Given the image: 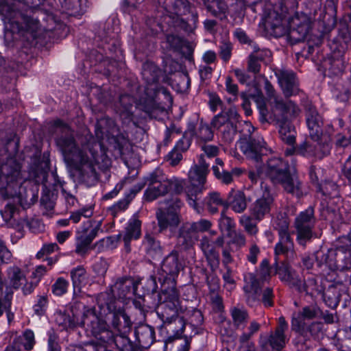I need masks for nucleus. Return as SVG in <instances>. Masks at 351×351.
Segmentation results:
<instances>
[{
    "label": "nucleus",
    "mask_w": 351,
    "mask_h": 351,
    "mask_svg": "<svg viewBox=\"0 0 351 351\" xmlns=\"http://www.w3.org/2000/svg\"><path fill=\"white\" fill-rule=\"evenodd\" d=\"M236 224L234 219L226 215V210H222L219 219V227L221 231H226L228 236L234 231Z\"/></svg>",
    "instance_id": "nucleus-44"
},
{
    "label": "nucleus",
    "mask_w": 351,
    "mask_h": 351,
    "mask_svg": "<svg viewBox=\"0 0 351 351\" xmlns=\"http://www.w3.org/2000/svg\"><path fill=\"white\" fill-rule=\"evenodd\" d=\"M293 250V241L289 237H279V241L275 245V256L277 258L279 255H287L289 252H292Z\"/></svg>",
    "instance_id": "nucleus-39"
},
{
    "label": "nucleus",
    "mask_w": 351,
    "mask_h": 351,
    "mask_svg": "<svg viewBox=\"0 0 351 351\" xmlns=\"http://www.w3.org/2000/svg\"><path fill=\"white\" fill-rule=\"evenodd\" d=\"M101 226V221H93L87 220L83 223L82 226L77 231L75 248L77 254L83 255L86 253L89 249V245L97 235Z\"/></svg>",
    "instance_id": "nucleus-12"
},
{
    "label": "nucleus",
    "mask_w": 351,
    "mask_h": 351,
    "mask_svg": "<svg viewBox=\"0 0 351 351\" xmlns=\"http://www.w3.org/2000/svg\"><path fill=\"white\" fill-rule=\"evenodd\" d=\"M232 45L230 42L223 41L219 45V56L225 62H228L232 55Z\"/></svg>",
    "instance_id": "nucleus-57"
},
{
    "label": "nucleus",
    "mask_w": 351,
    "mask_h": 351,
    "mask_svg": "<svg viewBox=\"0 0 351 351\" xmlns=\"http://www.w3.org/2000/svg\"><path fill=\"white\" fill-rule=\"evenodd\" d=\"M160 71L155 64L147 62L143 65L142 75L147 83L145 89V97L139 102L143 110L152 116L156 110H163L156 102L155 97L158 91L156 82L158 80Z\"/></svg>",
    "instance_id": "nucleus-5"
},
{
    "label": "nucleus",
    "mask_w": 351,
    "mask_h": 351,
    "mask_svg": "<svg viewBox=\"0 0 351 351\" xmlns=\"http://www.w3.org/2000/svg\"><path fill=\"white\" fill-rule=\"evenodd\" d=\"M288 329V324L285 317H280L278 319V324L275 332L271 334L269 339L270 346L277 350L282 349L287 343V337L285 332Z\"/></svg>",
    "instance_id": "nucleus-27"
},
{
    "label": "nucleus",
    "mask_w": 351,
    "mask_h": 351,
    "mask_svg": "<svg viewBox=\"0 0 351 351\" xmlns=\"http://www.w3.org/2000/svg\"><path fill=\"white\" fill-rule=\"evenodd\" d=\"M59 250L58 245L56 243H47L43 245L42 248L37 252L36 257L38 259L43 258L45 256L51 254V253Z\"/></svg>",
    "instance_id": "nucleus-59"
},
{
    "label": "nucleus",
    "mask_w": 351,
    "mask_h": 351,
    "mask_svg": "<svg viewBox=\"0 0 351 351\" xmlns=\"http://www.w3.org/2000/svg\"><path fill=\"white\" fill-rule=\"evenodd\" d=\"M207 10L215 16L225 14L228 5L223 0H204Z\"/></svg>",
    "instance_id": "nucleus-41"
},
{
    "label": "nucleus",
    "mask_w": 351,
    "mask_h": 351,
    "mask_svg": "<svg viewBox=\"0 0 351 351\" xmlns=\"http://www.w3.org/2000/svg\"><path fill=\"white\" fill-rule=\"evenodd\" d=\"M7 276L12 288L17 289L26 281V278L22 269L16 266L12 265L7 269Z\"/></svg>",
    "instance_id": "nucleus-35"
},
{
    "label": "nucleus",
    "mask_w": 351,
    "mask_h": 351,
    "mask_svg": "<svg viewBox=\"0 0 351 351\" xmlns=\"http://www.w3.org/2000/svg\"><path fill=\"white\" fill-rule=\"evenodd\" d=\"M319 313V309L316 306H308L302 308L297 315H294L291 321V328L295 331H300L304 327V320L316 317Z\"/></svg>",
    "instance_id": "nucleus-26"
},
{
    "label": "nucleus",
    "mask_w": 351,
    "mask_h": 351,
    "mask_svg": "<svg viewBox=\"0 0 351 351\" xmlns=\"http://www.w3.org/2000/svg\"><path fill=\"white\" fill-rule=\"evenodd\" d=\"M209 165L206 162L204 156L201 155L198 164L194 165L189 172L190 187L186 191V201L189 205L198 214L203 212V207L197 203V196L207 188L206 177L209 172Z\"/></svg>",
    "instance_id": "nucleus-4"
},
{
    "label": "nucleus",
    "mask_w": 351,
    "mask_h": 351,
    "mask_svg": "<svg viewBox=\"0 0 351 351\" xmlns=\"http://www.w3.org/2000/svg\"><path fill=\"white\" fill-rule=\"evenodd\" d=\"M12 297L13 291L10 288L7 287L3 298H0V317H1L5 312L9 324H10L14 319V313L12 311Z\"/></svg>",
    "instance_id": "nucleus-33"
},
{
    "label": "nucleus",
    "mask_w": 351,
    "mask_h": 351,
    "mask_svg": "<svg viewBox=\"0 0 351 351\" xmlns=\"http://www.w3.org/2000/svg\"><path fill=\"white\" fill-rule=\"evenodd\" d=\"M276 263L274 265L275 267V274L278 275L280 279L285 282L296 287L299 291H305L308 293V289L305 283L299 278L298 276L293 270L291 266L286 262L278 263V258H276Z\"/></svg>",
    "instance_id": "nucleus-16"
},
{
    "label": "nucleus",
    "mask_w": 351,
    "mask_h": 351,
    "mask_svg": "<svg viewBox=\"0 0 351 351\" xmlns=\"http://www.w3.org/2000/svg\"><path fill=\"white\" fill-rule=\"evenodd\" d=\"M289 222L285 218L278 219L275 224V229L278 231V237H289L291 234L289 230Z\"/></svg>",
    "instance_id": "nucleus-55"
},
{
    "label": "nucleus",
    "mask_w": 351,
    "mask_h": 351,
    "mask_svg": "<svg viewBox=\"0 0 351 351\" xmlns=\"http://www.w3.org/2000/svg\"><path fill=\"white\" fill-rule=\"evenodd\" d=\"M195 232L191 229V225L189 226L184 225L182 226L179 231L178 237V243L183 247L184 249H188L191 247L196 240Z\"/></svg>",
    "instance_id": "nucleus-34"
},
{
    "label": "nucleus",
    "mask_w": 351,
    "mask_h": 351,
    "mask_svg": "<svg viewBox=\"0 0 351 351\" xmlns=\"http://www.w3.org/2000/svg\"><path fill=\"white\" fill-rule=\"evenodd\" d=\"M312 142L308 141L301 144L297 149V153L306 157L322 158L330 151V145L326 138H311Z\"/></svg>",
    "instance_id": "nucleus-15"
},
{
    "label": "nucleus",
    "mask_w": 351,
    "mask_h": 351,
    "mask_svg": "<svg viewBox=\"0 0 351 351\" xmlns=\"http://www.w3.org/2000/svg\"><path fill=\"white\" fill-rule=\"evenodd\" d=\"M261 328V325L255 320L250 322L248 332L243 333L240 337V341L243 343L247 341Z\"/></svg>",
    "instance_id": "nucleus-58"
},
{
    "label": "nucleus",
    "mask_w": 351,
    "mask_h": 351,
    "mask_svg": "<svg viewBox=\"0 0 351 351\" xmlns=\"http://www.w3.org/2000/svg\"><path fill=\"white\" fill-rule=\"evenodd\" d=\"M55 322L58 325L62 326V329H68L75 326V321L70 315L61 311L57 312L55 314Z\"/></svg>",
    "instance_id": "nucleus-47"
},
{
    "label": "nucleus",
    "mask_w": 351,
    "mask_h": 351,
    "mask_svg": "<svg viewBox=\"0 0 351 351\" xmlns=\"http://www.w3.org/2000/svg\"><path fill=\"white\" fill-rule=\"evenodd\" d=\"M200 247L211 268L218 267L219 254L207 237H203L200 240Z\"/></svg>",
    "instance_id": "nucleus-31"
},
{
    "label": "nucleus",
    "mask_w": 351,
    "mask_h": 351,
    "mask_svg": "<svg viewBox=\"0 0 351 351\" xmlns=\"http://www.w3.org/2000/svg\"><path fill=\"white\" fill-rule=\"evenodd\" d=\"M227 206L226 210L228 207L236 213H243L247 207V202L245 193L239 190L235 191L232 189L228 195L226 199Z\"/></svg>",
    "instance_id": "nucleus-25"
},
{
    "label": "nucleus",
    "mask_w": 351,
    "mask_h": 351,
    "mask_svg": "<svg viewBox=\"0 0 351 351\" xmlns=\"http://www.w3.org/2000/svg\"><path fill=\"white\" fill-rule=\"evenodd\" d=\"M280 124L279 134L282 141L289 145L295 142V131L293 125L289 122H278Z\"/></svg>",
    "instance_id": "nucleus-36"
},
{
    "label": "nucleus",
    "mask_w": 351,
    "mask_h": 351,
    "mask_svg": "<svg viewBox=\"0 0 351 351\" xmlns=\"http://www.w3.org/2000/svg\"><path fill=\"white\" fill-rule=\"evenodd\" d=\"M230 313L234 326L237 328H243L249 319L247 310L243 308L233 307L230 310Z\"/></svg>",
    "instance_id": "nucleus-40"
},
{
    "label": "nucleus",
    "mask_w": 351,
    "mask_h": 351,
    "mask_svg": "<svg viewBox=\"0 0 351 351\" xmlns=\"http://www.w3.org/2000/svg\"><path fill=\"white\" fill-rule=\"evenodd\" d=\"M71 276L75 288L80 289L87 279L86 270L81 266L73 269L71 271Z\"/></svg>",
    "instance_id": "nucleus-43"
},
{
    "label": "nucleus",
    "mask_w": 351,
    "mask_h": 351,
    "mask_svg": "<svg viewBox=\"0 0 351 351\" xmlns=\"http://www.w3.org/2000/svg\"><path fill=\"white\" fill-rule=\"evenodd\" d=\"M13 341L20 348L23 346L26 351L31 350L35 344L34 334L32 330H26L21 335L15 337Z\"/></svg>",
    "instance_id": "nucleus-37"
},
{
    "label": "nucleus",
    "mask_w": 351,
    "mask_h": 351,
    "mask_svg": "<svg viewBox=\"0 0 351 351\" xmlns=\"http://www.w3.org/2000/svg\"><path fill=\"white\" fill-rule=\"evenodd\" d=\"M276 75L285 97H291L298 93V82L293 71L282 69L278 70Z\"/></svg>",
    "instance_id": "nucleus-21"
},
{
    "label": "nucleus",
    "mask_w": 351,
    "mask_h": 351,
    "mask_svg": "<svg viewBox=\"0 0 351 351\" xmlns=\"http://www.w3.org/2000/svg\"><path fill=\"white\" fill-rule=\"evenodd\" d=\"M245 285L243 291L247 304L254 306L259 303L261 294V284L253 273H248L244 277Z\"/></svg>",
    "instance_id": "nucleus-18"
},
{
    "label": "nucleus",
    "mask_w": 351,
    "mask_h": 351,
    "mask_svg": "<svg viewBox=\"0 0 351 351\" xmlns=\"http://www.w3.org/2000/svg\"><path fill=\"white\" fill-rule=\"evenodd\" d=\"M261 62L269 63L271 62V52L267 49H257L251 53Z\"/></svg>",
    "instance_id": "nucleus-61"
},
{
    "label": "nucleus",
    "mask_w": 351,
    "mask_h": 351,
    "mask_svg": "<svg viewBox=\"0 0 351 351\" xmlns=\"http://www.w3.org/2000/svg\"><path fill=\"white\" fill-rule=\"evenodd\" d=\"M266 176L275 184H281L289 193L300 197L303 193L301 182L295 176H291L287 164L279 158H271L267 162Z\"/></svg>",
    "instance_id": "nucleus-3"
},
{
    "label": "nucleus",
    "mask_w": 351,
    "mask_h": 351,
    "mask_svg": "<svg viewBox=\"0 0 351 351\" xmlns=\"http://www.w3.org/2000/svg\"><path fill=\"white\" fill-rule=\"evenodd\" d=\"M203 204L207 211L213 215L219 211V207L222 206L223 210H226L227 206L226 199H223L220 193L217 191H210L204 198Z\"/></svg>",
    "instance_id": "nucleus-30"
},
{
    "label": "nucleus",
    "mask_w": 351,
    "mask_h": 351,
    "mask_svg": "<svg viewBox=\"0 0 351 351\" xmlns=\"http://www.w3.org/2000/svg\"><path fill=\"white\" fill-rule=\"evenodd\" d=\"M286 14L287 8L282 3L266 4L264 10L265 27L271 35L280 37L287 34L289 28Z\"/></svg>",
    "instance_id": "nucleus-6"
},
{
    "label": "nucleus",
    "mask_w": 351,
    "mask_h": 351,
    "mask_svg": "<svg viewBox=\"0 0 351 351\" xmlns=\"http://www.w3.org/2000/svg\"><path fill=\"white\" fill-rule=\"evenodd\" d=\"M326 263L335 269L351 268V250L339 247L328 252Z\"/></svg>",
    "instance_id": "nucleus-19"
},
{
    "label": "nucleus",
    "mask_w": 351,
    "mask_h": 351,
    "mask_svg": "<svg viewBox=\"0 0 351 351\" xmlns=\"http://www.w3.org/2000/svg\"><path fill=\"white\" fill-rule=\"evenodd\" d=\"M61 1L62 6L69 11L71 14H82L85 12V9L81 6V3L83 0H81L79 3H73L69 0Z\"/></svg>",
    "instance_id": "nucleus-53"
},
{
    "label": "nucleus",
    "mask_w": 351,
    "mask_h": 351,
    "mask_svg": "<svg viewBox=\"0 0 351 351\" xmlns=\"http://www.w3.org/2000/svg\"><path fill=\"white\" fill-rule=\"evenodd\" d=\"M304 3L306 7V12L301 14H307L308 16L315 15L322 5L321 0H304Z\"/></svg>",
    "instance_id": "nucleus-56"
},
{
    "label": "nucleus",
    "mask_w": 351,
    "mask_h": 351,
    "mask_svg": "<svg viewBox=\"0 0 351 351\" xmlns=\"http://www.w3.org/2000/svg\"><path fill=\"white\" fill-rule=\"evenodd\" d=\"M13 254L7 247L5 242L0 239V263L8 265L12 262Z\"/></svg>",
    "instance_id": "nucleus-50"
},
{
    "label": "nucleus",
    "mask_w": 351,
    "mask_h": 351,
    "mask_svg": "<svg viewBox=\"0 0 351 351\" xmlns=\"http://www.w3.org/2000/svg\"><path fill=\"white\" fill-rule=\"evenodd\" d=\"M80 326L90 330L91 333L97 337L98 335L106 334V336H101V339H107V341L113 339L112 332L108 330L110 326L103 319H100L96 314L93 308L85 307L79 323Z\"/></svg>",
    "instance_id": "nucleus-8"
},
{
    "label": "nucleus",
    "mask_w": 351,
    "mask_h": 351,
    "mask_svg": "<svg viewBox=\"0 0 351 351\" xmlns=\"http://www.w3.org/2000/svg\"><path fill=\"white\" fill-rule=\"evenodd\" d=\"M137 284L130 277L119 278L112 287L114 295L119 298H130L136 291Z\"/></svg>",
    "instance_id": "nucleus-23"
},
{
    "label": "nucleus",
    "mask_w": 351,
    "mask_h": 351,
    "mask_svg": "<svg viewBox=\"0 0 351 351\" xmlns=\"http://www.w3.org/2000/svg\"><path fill=\"white\" fill-rule=\"evenodd\" d=\"M135 337L139 346L147 349L154 342L155 331L152 327L147 324H141L136 328Z\"/></svg>",
    "instance_id": "nucleus-28"
},
{
    "label": "nucleus",
    "mask_w": 351,
    "mask_h": 351,
    "mask_svg": "<svg viewBox=\"0 0 351 351\" xmlns=\"http://www.w3.org/2000/svg\"><path fill=\"white\" fill-rule=\"evenodd\" d=\"M191 229L193 230L196 233L199 232L208 231L212 226L210 221L202 219L196 222H193L191 224Z\"/></svg>",
    "instance_id": "nucleus-60"
},
{
    "label": "nucleus",
    "mask_w": 351,
    "mask_h": 351,
    "mask_svg": "<svg viewBox=\"0 0 351 351\" xmlns=\"http://www.w3.org/2000/svg\"><path fill=\"white\" fill-rule=\"evenodd\" d=\"M230 108L227 111H223L221 113L215 115L211 121L213 128L219 131L226 123L229 122L230 118Z\"/></svg>",
    "instance_id": "nucleus-48"
},
{
    "label": "nucleus",
    "mask_w": 351,
    "mask_h": 351,
    "mask_svg": "<svg viewBox=\"0 0 351 351\" xmlns=\"http://www.w3.org/2000/svg\"><path fill=\"white\" fill-rule=\"evenodd\" d=\"M250 97L256 103L262 119L267 120L269 114L265 106V98L263 93L258 92L256 95H251Z\"/></svg>",
    "instance_id": "nucleus-52"
},
{
    "label": "nucleus",
    "mask_w": 351,
    "mask_h": 351,
    "mask_svg": "<svg viewBox=\"0 0 351 351\" xmlns=\"http://www.w3.org/2000/svg\"><path fill=\"white\" fill-rule=\"evenodd\" d=\"M143 185L138 184L134 186L129 192L125 194L124 197L113 204L109 209L111 215L116 217L119 213L125 210L131 201L134 198L135 195L141 191Z\"/></svg>",
    "instance_id": "nucleus-29"
},
{
    "label": "nucleus",
    "mask_w": 351,
    "mask_h": 351,
    "mask_svg": "<svg viewBox=\"0 0 351 351\" xmlns=\"http://www.w3.org/2000/svg\"><path fill=\"white\" fill-rule=\"evenodd\" d=\"M239 147L243 154L250 159L258 162L265 150V143L262 138H240Z\"/></svg>",
    "instance_id": "nucleus-17"
},
{
    "label": "nucleus",
    "mask_w": 351,
    "mask_h": 351,
    "mask_svg": "<svg viewBox=\"0 0 351 351\" xmlns=\"http://www.w3.org/2000/svg\"><path fill=\"white\" fill-rule=\"evenodd\" d=\"M93 214V211L88 208H83L80 210H77L76 212H73L70 215L69 219L71 220L73 223H78L82 217H84L85 218L90 217Z\"/></svg>",
    "instance_id": "nucleus-62"
},
{
    "label": "nucleus",
    "mask_w": 351,
    "mask_h": 351,
    "mask_svg": "<svg viewBox=\"0 0 351 351\" xmlns=\"http://www.w3.org/2000/svg\"><path fill=\"white\" fill-rule=\"evenodd\" d=\"M162 271L169 277H166L162 285V291L159 294L160 304L156 312L164 324L169 326V330L179 337L184 332L185 321L184 317H179L186 308L182 305L180 294L176 287V277L184 269L183 261L180 258L177 251L173 250L163 259Z\"/></svg>",
    "instance_id": "nucleus-2"
},
{
    "label": "nucleus",
    "mask_w": 351,
    "mask_h": 351,
    "mask_svg": "<svg viewBox=\"0 0 351 351\" xmlns=\"http://www.w3.org/2000/svg\"><path fill=\"white\" fill-rule=\"evenodd\" d=\"M197 137L202 141H211L213 132L208 125L201 123L196 132Z\"/></svg>",
    "instance_id": "nucleus-51"
},
{
    "label": "nucleus",
    "mask_w": 351,
    "mask_h": 351,
    "mask_svg": "<svg viewBox=\"0 0 351 351\" xmlns=\"http://www.w3.org/2000/svg\"><path fill=\"white\" fill-rule=\"evenodd\" d=\"M232 237L230 241V243L237 245L239 247H242L246 244V238L245 236L241 232H236L235 230L231 233Z\"/></svg>",
    "instance_id": "nucleus-64"
},
{
    "label": "nucleus",
    "mask_w": 351,
    "mask_h": 351,
    "mask_svg": "<svg viewBox=\"0 0 351 351\" xmlns=\"http://www.w3.org/2000/svg\"><path fill=\"white\" fill-rule=\"evenodd\" d=\"M190 8L187 0H174L172 4L173 12L178 16L186 15L189 13Z\"/></svg>",
    "instance_id": "nucleus-49"
},
{
    "label": "nucleus",
    "mask_w": 351,
    "mask_h": 351,
    "mask_svg": "<svg viewBox=\"0 0 351 351\" xmlns=\"http://www.w3.org/2000/svg\"><path fill=\"white\" fill-rule=\"evenodd\" d=\"M114 341L121 351H141L140 348L134 345L126 336L119 335Z\"/></svg>",
    "instance_id": "nucleus-46"
},
{
    "label": "nucleus",
    "mask_w": 351,
    "mask_h": 351,
    "mask_svg": "<svg viewBox=\"0 0 351 351\" xmlns=\"http://www.w3.org/2000/svg\"><path fill=\"white\" fill-rule=\"evenodd\" d=\"M167 204V209L160 208L157 210L156 219L160 232L169 230L173 234L181 222L180 210L183 203L178 197H173Z\"/></svg>",
    "instance_id": "nucleus-7"
},
{
    "label": "nucleus",
    "mask_w": 351,
    "mask_h": 351,
    "mask_svg": "<svg viewBox=\"0 0 351 351\" xmlns=\"http://www.w3.org/2000/svg\"><path fill=\"white\" fill-rule=\"evenodd\" d=\"M306 121L311 138H319L323 132V119L315 106L311 104L306 108Z\"/></svg>",
    "instance_id": "nucleus-20"
},
{
    "label": "nucleus",
    "mask_w": 351,
    "mask_h": 351,
    "mask_svg": "<svg viewBox=\"0 0 351 351\" xmlns=\"http://www.w3.org/2000/svg\"><path fill=\"white\" fill-rule=\"evenodd\" d=\"M141 221L138 219L134 218L129 221L127 227L125 228V232L123 235V240L127 252L130 251V241L132 239H137L139 238L141 235Z\"/></svg>",
    "instance_id": "nucleus-32"
},
{
    "label": "nucleus",
    "mask_w": 351,
    "mask_h": 351,
    "mask_svg": "<svg viewBox=\"0 0 351 351\" xmlns=\"http://www.w3.org/2000/svg\"><path fill=\"white\" fill-rule=\"evenodd\" d=\"M311 19L307 14H296L291 21V28L288 29L287 37L291 44L303 41L309 33Z\"/></svg>",
    "instance_id": "nucleus-14"
},
{
    "label": "nucleus",
    "mask_w": 351,
    "mask_h": 351,
    "mask_svg": "<svg viewBox=\"0 0 351 351\" xmlns=\"http://www.w3.org/2000/svg\"><path fill=\"white\" fill-rule=\"evenodd\" d=\"M143 245L147 253L151 256H154L160 253L161 247L160 242L156 241L154 237L149 234H147L145 236Z\"/></svg>",
    "instance_id": "nucleus-42"
},
{
    "label": "nucleus",
    "mask_w": 351,
    "mask_h": 351,
    "mask_svg": "<svg viewBox=\"0 0 351 351\" xmlns=\"http://www.w3.org/2000/svg\"><path fill=\"white\" fill-rule=\"evenodd\" d=\"M145 182L148 185L145 191V198L147 201H154L169 192V179L160 169H156L152 172L146 178Z\"/></svg>",
    "instance_id": "nucleus-9"
},
{
    "label": "nucleus",
    "mask_w": 351,
    "mask_h": 351,
    "mask_svg": "<svg viewBox=\"0 0 351 351\" xmlns=\"http://www.w3.org/2000/svg\"><path fill=\"white\" fill-rule=\"evenodd\" d=\"M240 128V133L241 134V138H252L251 135L254 131V128L249 121L239 122L237 123Z\"/></svg>",
    "instance_id": "nucleus-63"
},
{
    "label": "nucleus",
    "mask_w": 351,
    "mask_h": 351,
    "mask_svg": "<svg viewBox=\"0 0 351 351\" xmlns=\"http://www.w3.org/2000/svg\"><path fill=\"white\" fill-rule=\"evenodd\" d=\"M110 324V327L119 335L126 336L132 327V322L129 316L122 309H119L111 313Z\"/></svg>",
    "instance_id": "nucleus-22"
},
{
    "label": "nucleus",
    "mask_w": 351,
    "mask_h": 351,
    "mask_svg": "<svg viewBox=\"0 0 351 351\" xmlns=\"http://www.w3.org/2000/svg\"><path fill=\"white\" fill-rule=\"evenodd\" d=\"M212 169L215 178L224 184H229L232 182V173L237 171V169H233L232 172H230L226 171L223 167H219V166H213Z\"/></svg>",
    "instance_id": "nucleus-45"
},
{
    "label": "nucleus",
    "mask_w": 351,
    "mask_h": 351,
    "mask_svg": "<svg viewBox=\"0 0 351 351\" xmlns=\"http://www.w3.org/2000/svg\"><path fill=\"white\" fill-rule=\"evenodd\" d=\"M68 286V281L63 278H58L52 286V292L60 296L66 292Z\"/></svg>",
    "instance_id": "nucleus-54"
},
{
    "label": "nucleus",
    "mask_w": 351,
    "mask_h": 351,
    "mask_svg": "<svg viewBox=\"0 0 351 351\" xmlns=\"http://www.w3.org/2000/svg\"><path fill=\"white\" fill-rule=\"evenodd\" d=\"M239 224L243 228L245 231L251 236H255L258 232L257 222L252 215H243L239 217Z\"/></svg>",
    "instance_id": "nucleus-38"
},
{
    "label": "nucleus",
    "mask_w": 351,
    "mask_h": 351,
    "mask_svg": "<svg viewBox=\"0 0 351 351\" xmlns=\"http://www.w3.org/2000/svg\"><path fill=\"white\" fill-rule=\"evenodd\" d=\"M230 117L229 122L218 131L223 140L228 143L234 138L240 119V115L234 108H230Z\"/></svg>",
    "instance_id": "nucleus-24"
},
{
    "label": "nucleus",
    "mask_w": 351,
    "mask_h": 351,
    "mask_svg": "<svg viewBox=\"0 0 351 351\" xmlns=\"http://www.w3.org/2000/svg\"><path fill=\"white\" fill-rule=\"evenodd\" d=\"M315 224L314 211L309 207L301 212L295 219V228L297 232V241L304 245L313 237V229Z\"/></svg>",
    "instance_id": "nucleus-13"
},
{
    "label": "nucleus",
    "mask_w": 351,
    "mask_h": 351,
    "mask_svg": "<svg viewBox=\"0 0 351 351\" xmlns=\"http://www.w3.org/2000/svg\"><path fill=\"white\" fill-rule=\"evenodd\" d=\"M53 126L61 132L56 141L65 162L76 166L84 181H97L95 166L100 160L106 165L108 162L102 144L88 131L75 137L73 130L60 119L53 121Z\"/></svg>",
    "instance_id": "nucleus-1"
},
{
    "label": "nucleus",
    "mask_w": 351,
    "mask_h": 351,
    "mask_svg": "<svg viewBox=\"0 0 351 351\" xmlns=\"http://www.w3.org/2000/svg\"><path fill=\"white\" fill-rule=\"evenodd\" d=\"M262 194L250 206L249 213L258 221L270 215L274 205V195L267 185L261 184Z\"/></svg>",
    "instance_id": "nucleus-11"
},
{
    "label": "nucleus",
    "mask_w": 351,
    "mask_h": 351,
    "mask_svg": "<svg viewBox=\"0 0 351 351\" xmlns=\"http://www.w3.org/2000/svg\"><path fill=\"white\" fill-rule=\"evenodd\" d=\"M300 112V108L293 101L276 98L273 101L269 119L277 122H289L295 119Z\"/></svg>",
    "instance_id": "nucleus-10"
}]
</instances>
